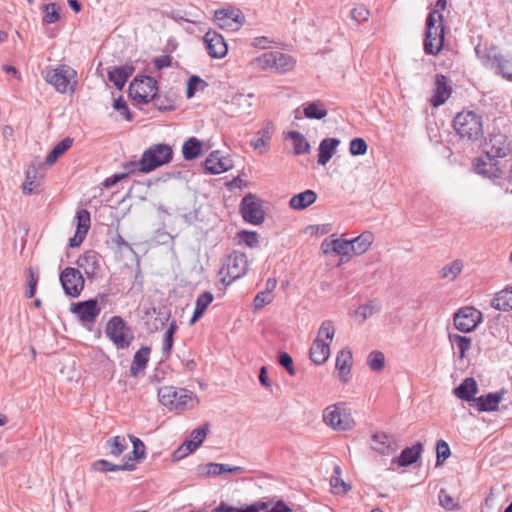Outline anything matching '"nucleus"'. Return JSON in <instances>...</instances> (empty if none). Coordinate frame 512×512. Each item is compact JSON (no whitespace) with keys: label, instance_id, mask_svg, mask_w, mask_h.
Returning <instances> with one entry per match:
<instances>
[{"label":"nucleus","instance_id":"1","mask_svg":"<svg viewBox=\"0 0 512 512\" xmlns=\"http://www.w3.org/2000/svg\"><path fill=\"white\" fill-rule=\"evenodd\" d=\"M43 77L61 94H73L78 83L76 70L66 64L47 68L43 72Z\"/></svg>","mask_w":512,"mask_h":512},{"label":"nucleus","instance_id":"2","mask_svg":"<svg viewBox=\"0 0 512 512\" xmlns=\"http://www.w3.org/2000/svg\"><path fill=\"white\" fill-rule=\"evenodd\" d=\"M427 31L424 39L426 54L437 55L444 43L443 16L438 10L429 13L426 20Z\"/></svg>","mask_w":512,"mask_h":512},{"label":"nucleus","instance_id":"3","mask_svg":"<svg viewBox=\"0 0 512 512\" xmlns=\"http://www.w3.org/2000/svg\"><path fill=\"white\" fill-rule=\"evenodd\" d=\"M194 395L184 388L164 386L158 391L159 402L170 411L182 412L193 407Z\"/></svg>","mask_w":512,"mask_h":512},{"label":"nucleus","instance_id":"4","mask_svg":"<svg viewBox=\"0 0 512 512\" xmlns=\"http://www.w3.org/2000/svg\"><path fill=\"white\" fill-rule=\"evenodd\" d=\"M454 128L461 138L477 140L483 135L482 120L472 111L458 113L453 121Z\"/></svg>","mask_w":512,"mask_h":512},{"label":"nucleus","instance_id":"5","mask_svg":"<svg viewBox=\"0 0 512 512\" xmlns=\"http://www.w3.org/2000/svg\"><path fill=\"white\" fill-rule=\"evenodd\" d=\"M323 421L335 431H350L355 426L351 411L344 403L333 404L325 408Z\"/></svg>","mask_w":512,"mask_h":512},{"label":"nucleus","instance_id":"6","mask_svg":"<svg viewBox=\"0 0 512 512\" xmlns=\"http://www.w3.org/2000/svg\"><path fill=\"white\" fill-rule=\"evenodd\" d=\"M173 151L167 144H154L144 151L142 155L143 169L153 171L172 160Z\"/></svg>","mask_w":512,"mask_h":512},{"label":"nucleus","instance_id":"7","mask_svg":"<svg viewBox=\"0 0 512 512\" xmlns=\"http://www.w3.org/2000/svg\"><path fill=\"white\" fill-rule=\"evenodd\" d=\"M105 333L118 349L128 348L133 339L130 328L120 316H114L109 320Z\"/></svg>","mask_w":512,"mask_h":512},{"label":"nucleus","instance_id":"8","mask_svg":"<svg viewBox=\"0 0 512 512\" xmlns=\"http://www.w3.org/2000/svg\"><path fill=\"white\" fill-rule=\"evenodd\" d=\"M131 97L138 103H148L157 96V81L150 76L135 78L129 86Z\"/></svg>","mask_w":512,"mask_h":512},{"label":"nucleus","instance_id":"9","mask_svg":"<svg viewBox=\"0 0 512 512\" xmlns=\"http://www.w3.org/2000/svg\"><path fill=\"white\" fill-rule=\"evenodd\" d=\"M248 259L247 256L239 251L232 252L226 259L223 268L221 269V273L226 270L227 276L229 280L226 281V277L222 278V282L225 284H230L236 279H239L246 275L248 271Z\"/></svg>","mask_w":512,"mask_h":512},{"label":"nucleus","instance_id":"10","mask_svg":"<svg viewBox=\"0 0 512 512\" xmlns=\"http://www.w3.org/2000/svg\"><path fill=\"white\" fill-rule=\"evenodd\" d=\"M240 211L243 219L253 225L262 224L265 219L262 201L253 194H247L242 199Z\"/></svg>","mask_w":512,"mask_h":512},{"label":"nucleus","instance_id":"11","mask_svg":"<svg viewBox=\"0 0 512 512\" xmlns=\"http://www.w3.org/2000/svg\"><path fill=\"white\" fill-rule=\"evenodd\" d=\"M60 282L65 293L77 297L84 288V279L78 269L67 267L60 274Z\"/></svg>","mask_w":512,"mask_h":512},{"label":"nucleus","instance_id":"12","mask_svg":"<svg viewBox=\"0 0 512 512\" xmlns=\"http://www.w3.org/2000/svg\"><path fill=\"white\" fill-rule=\"evenodd\" d=\"M214 19L222 29L231 31L239 30L245 21L243 14L233 8L218 9L214 13Z\"/></svg>","mask_w":512,"mask_h":512},{"label":"nucleus","instance_id":"13","mask_svg":"<svg viewBox=\"0 0 512 512\" xmlns=\"http://www.w3.org/2000/svg\"><path fill=\"white\" fill-rule=\"evenodd\" d=\"M481 320V312L473 307L461 308L454 316L457 330L468 333L474 330Z\"/></svg>","mask_w":512,"mask_h":512},{"label":"nucleus","instance_id":"14","mask_svg":"<svg viewBox=\"0 0 512 512\" xmlns=\"http://www.w3.org/2000/svg\"><path fill=\"white\" fill-rule=\"evenodd\" d=\"M207 53L215 59H222L227 55L228 45L224 37L215 30H208L203 37Z\"/></svg>","mask_w":512,"mask_h":512},{"label":"nucleus","instance_id":"15","mask_svg":"<svg viewBox=\"0 0 512 512\" xmlns=\"http://www.w3.org/2000/svg\"><path fill=\"white\" fill-rule=\"evenodd\" d=\"M70 311L83 323L95 322L97 316L100 314V308L95 299L72 304Z\"/></svg>","mask_w":512,"mask_h":512},{"label":"nucleus","instance_id":"16","mask_svg":"<svg viewBox=\"0 0 512 512\" xmlns=\"http://www.w3.org/2000/svg\"><path fill=\"white\" fill-rule=\"evenodd\" d=\"M480 58L484 66L489 68L497 67L499 74H501L503 78L512 82V61L496 54H487L480 56Z\"/></svg>","mask_w":512,"mask_h":512},{"label":"nucleus","instance_id":"17","mask_svg":"<svg viewBox=\"0 0 512 512\" xmlns=\"http://www.w3.org/2000/svg\"><path fill=\"white\" fill-rule=\"evenodd\" d=\"M510 144L502 134L492 136L487 143L486 155L490 161L495 158L505 157L510 152Z\"/></svg>","mask_w":512,"mask_h":512},{"label":"nucleus","instance_id":"18","mask_svg":"<svg viewBox=\"0 0 512 512\" xmlns=\"http://www.w3.org/2000/svg\"><path fill=\"white\" fill-rule=\"evenodd\" d=\"M233 167L232 160L222 156L220 151H213L205 160V168L211 174H220Z\"/></svg>","mask_w":512,"mask_h":512},{"label":"nucleus","instance_id":"19","mask_svg":"<svg viewBox=\"0 0 512 512\" xmlns=\"http://www.w3.org/2000/svg\"><path fill=\"white\" fill-rule=\"evenodd\" d=\"M434 94L431 98V105L439 107L443 105L451 95V87L448 85L447 78L442 74L435 77Z\"/></svg>","mask_w":512,"mask_h":512},{"label":"nucleus","instance_id":"20","mask_svg":"<svg viewBox=\"0 0 512 512\" xmlns=\"http://www.w3.org/2000/svg\"><path fill=\"white\" fill-rule=\"evenodd\" d=\"M371 448L383 455H390L397 449L396 443L392 436L385 433H376L371 439Z\"/></svg>","mask_w":512,"mask_h":512},{"label":"nucleus","instance_id":"21","mask_svg":"<svg viewBox=\"0 0 512 512\" xmlns=\"http://www.w3.org/2000/svg\"><path fill=\"white\" fill-rule=\"evenodd\" d=\"M352 353L349 349H342L336 357V370L340 381L347 383L351 378Z\"/></svg>","mask_w":512,"mask_h":512},{"label":"nucleus","instance_id":"22","mask_svg":"<svg viewBox=\"0 0 512 512\" xmlns=\"http://www.w3.org/2000/svg\"><path fill=\"white\" fill-rule=\"evenodd\" d=\"M504 392L488 393L475 399L476 406L481 412H491L498 409V405L503 400Z\"/></svg>","mask_w":512,"mask_h":512},{"label":"nucleus","instance_id":"23","mask_svg":"<svg viewBox=\"0 0 512 512\" xmlns=\"http://www.w3.org/2000/svg\"><path fill=\"white\" fill-rule=\"evenodd\" d=\"M330 355V343L315 339L310 348V359L316 364H324Z\"/></svg>","mask_w":512,"mask_h":512},{"label":"nucleus","instance_id":"24","mask_svg":"<svg viewBox=\"0 0 512 512\" xmlns=\"http://www.w3.org/2000/svg\"><path fill=\"white\" fill-rule=\"evenodd\" d=\"M77 265L88 277L93 276L99 268V255L95 251H87L79 256Z\"/></svg>","mask_w":512,"mask_h":512},{"label":"nucleus","instance_id":"25","mask_svg":"<svg viewBox=\"0 0 512 512\" xmlns=\"http://www.w3.org/2000/svg\"><path fill=\"white\" fill-rule=\"evenodd\" d=\"M150 352L149 347L143 346L135 353L130 366V375L132 377H138L145 370L150 358Z\"/></svg>","mask_w":512,"mask_h":512},{"label":"nucleus","instance_id":"26","mask_svg":"<svg viewBox=\"0 0 512 512\" xmlns=\"http://www.w3.org/2000/svg\"><path fill=\"white\" fill-rule=\"evenodd\" d=\"M478 392V386L474 378H466L458 387L454 389V394L461 400L474 401Z\"/></svg>","mask_w":512,"mask_h":512},{"label":"nucleus","instance_id":"27","mask_svg":"<svg viewBox=\"0 0 512 512\" xmlns=\"http://www.w3.org/2000/svg\"><path fill=\"white\" fill-rule=\"evenodd\" d=\"M133 72L134 67L132 65L116 67L108 72V79L117 89L121 90Z\"/></svg>","mask_w":512,"mask_h":512},{"label":"nucleus","instance_id":"28","mask_svg":"<svg viewBox=\"0 0 512 512\" xmlns=\"http://www.w3.org/2000/svg\"><path fill=\"white\" fill-rule=\"evenodd\" d=\"M273 72L277 74H285L291 71L295 66V60L292 56L273 51Z\"/></svg>","mask_w":512,"mask_h":512},{"label":"nucleus","instance_id":"29","mask_svg":"<svg viewBox=\"0 0 512 512\" xmlns=\"http://www.w3.org/2000/svg\"><path fill=\"white\" fill-rule=\"evenodd\" d=\"M340 144V140L337 138H325L320 142L318 164L326 165L332 158L333 153L337 146Z\"/></svg>","mask_w":512,"mask_h":512},{"label":"nucleus","instance_id":"30","mask_svg":"<svg viewBox=\"0 0 512 512\" xmlns=\"http://www.w3.org/2000/svg\"><path fill=\"white\" fill-rule=\"evenodd\" d=\"M422 450L423 446L421 443L418 442L412 447L405 448L401 452L400 456L396 460H394V462H396L399 466L402 467L409 466L419 459Z\"/></svg>","mask_w":512,"mask_h":512},{"label":"nucleus","instance_id":"31","mask_svg":"<svg viewBox=\"0 0 512 512\" xmlns=\"http://www.w3.org/2000/svg\"><path fill=\"white\" fill-rule=\"evenodd\" d=\"M317 199V194L313 190H306L299 194L294 195L289 205L294 210H303L312 205Z\"/></svg>","mask_w":512,"mask_h":512},{"label":"nucleus","instance_id":"32","mask_svg":"<svg viewBox=\"0 0 512 512\" xmlns=\"http://www.w3.org/2000/svg\"><path fill=\"white\" fill-rule=\"evenodd\" d=\"M374 241L373 233L365 231L354 239H351V246H353L352 253L354 255H362L369 250Z\"/></svg>","mask_w":512,"mask_h":512},{"label":"nucleus","instance_id":"33","mask_svg":"<svg viewBox=\"0 0 512 512\" xmlns=\"http://www.w3.org/2000/svg\"><path fill=\"white\" fill-rule=\"evenodd\" d=\"M203 151V142L195 137L186 140L182 146V154L185 160H194L198 158Z\"/></svg>","mask_w":512,"mask_h":512},{"label":"nucleus","instance_id":"34","mask_svg":"<svg viewBox=\"0 0 512 512\" xmlns=\"http://www.w3.org/2000/svg\"><path fill=\"white\" fill-rule=\"evenodd\" d=\"M491 306L500 311L512 310V288L498 292L492 299Z\"/></svg>","mask_w":512,"mask_h":512},{"label":"nucleus","instance_id":"35","mask_svg":"<svg viewBox=\"0 0 512 512\" xmlns=\"http://www.w3.org/2000/svg\"><path fill=\"white\" fill-rule=\"evenodd\" d=\"M273 133V126L267 123L265 127L257 132L254 139L251 140L250 144L255 150L262 152L263 148H266L271 140Z\"/></svg>","mask_w":512,"mask_h":512},{"label":"nucleus","instance_id":"36","mask_svg":"<svg viewBox=\"0 0 512 512\" xmlns=\"http://www.w3.org/2000/svg\"><path fill=\"white\" fill-rule=\"evenodd\" d=\"M213 299L214 297L211 292H204L198 296L195 303L194 313L191 318V323L196 322L203 316L205 310L212 303Z\"/></svg>","mask_w":512,"mask_h":512},{"label":"nucleus","instance_id":"37","mask_svg":"<svg viewBox=\"0 0 512 512\" xmlns=\"http://www.w3.org/2000/svg\"><path fill=\"white\" fill-rule=\"evenodd\" d=\"M304 115L308 119H317L321 120L327 116V109L325 108V105L321 101H314L311 103H308L304 107Z\"/></svg>","mask_w":512,"mask_h":512},{"label":"nucleus","instance_id":"38","mask_svg":"<svg viewBox=\"0 0 512 512\" xmlns=\"http://www.w3.org/2000/svg\"><path fill=\"white\" fill-rule=\"evenodd\" d=\"M178 330V325L175 321L169 323L168 328L162 337V354L168 357L172 351L174 344V335Z\"/></svg>","mask_w":512,"mask_h":512},{"label":"nucleus","instance_id":"39","mask_svg":"<svg viewBox=\"0 0 512 512\" xmlns=\"http://www.w3.org/2000/svg\"><path fill=\"white\" fill-rule=\"evenodd\" d=\"M380 309V303L376 300H372L365 305L359 306L355 311V317L359 319L360 323H363L366 319L379 312Z\"/></svg>","mask_w":512,"mask_h":512},{"label":"nucleus","instance_id":"40","mask_svg":"<svg viewBox=\"0 0 512 512\" xmlns=\"http://www.w3.org/2000/svg\"><path fill=\"white\" fill-rule=\"evenodd\" d=\"M197 473L201 477H216L225 474V464L207 463L197 467Z\"/></svg>","mask_w":512,"mask_h":512},{"label":"nucleus","instance_id":"41","mask_svg":"<svg viewBox=\"0 0 512 512\" xmlns=\"http://www.w3.org/2000/svg\"><path fill=\"white\" fill-rule=\"evenodd\" d=\"M72 146V140L65 138L60 141L47 155L45 164L52 166L57 159Z\"/></svg>","mask_w":512,"mask_h":512},{"label":"nucleus","instance_id":"42","mask_svg":"<svg viewBox=\"0 0 512 512\" xmlns=\"http://www.w3.org/2000/svg\"><path fill=\"white\" fill-rule=\"evenodd\" d=\"M449 341L451 345L458 350L459 358L463 359L465 357L466 352L471 347V339L466 336L450 333Z\"/></svg>","mask_w":512,"mask_h":512},{"label":"nucleus","instance_id":"43","mask_svg":"<svg viewBox=\"0 0 512 512\" xmlns=\"http://www.w3.org/2000/svg\"><path fill=\"white\" fill-rule=\"evenodd\" d=\"M288 137L293 141L295 154L301 155L310 151V144L300 132L290 131Z\"/></svg>","mask_w":512,"mask_h":512},{"label":"nucleus","instance_id":"44","mask_svg":"<svg viewBox=\"0 0 512 512\" xmlns=\"http://www.w3.org/2000/svg\"><path fill=\"white\" fill-rule=\"evenodd\" d=\"M330 485L335 494H345L350 490V486L341 479L339 466H336L334 469V474L330 478Z\"/></svg>","mask_w":512,"mask_h":512},{"label":"nucleus","instance_id":"45","mask_svg":"<svg viewBox=\"0 0 512 512\" xmlns=\"http://www.w3.org/2000/svg\"><path fill=\"white\" fill-rule=\"evenodd\" d=\"M463 262L461 260H454L445 265L441 269V276L450 281L455 280L463 270Z\"/></svg>","mask_w":512,"mask_h":512},{"label":"nucleus","instance_id":"46","mask_svg":"<svg viewBox=\"0 0 512 512\" xmlns=\"http://www.w3.org/2000/svg\"><path fill=\"white\" fill-rule=\"evenodd\" d=\"M273 51L265 52L259 57L252 59L251 65L262 71H272L273 72Z\"/></svg>","mask_w":512,"mask_h":512},{"label":"nucleus","instance_id":"47","mask_svg":"<svg viewBox=\"0 0 512 512\" xmlns=\"http://www.w3.org/2000/svg\"><path fill=\"white\" fill-rule=\"evenodd\" d=\"M39 181L37 180V170L35 167H30L26 172V179L22 185V190L25 194H32L39 187Z\"/></svg>","mask_w":512,"mask_h":512},{"label":"nucleus","instance_id":"48","mask_svg":"<svg viewBox=\"0 0 512 512\" xmlns=\"http://www.w3.org/2000/svg\"><path fill=\"white\" fill-rule=\"evenodd\" d=\"M94 469L97 470V471H100V472H114V471H119V470H133L134 469V465L133 464H128V463H125L123 465H115V464H112L110 463L109 461L107 460H98L97 462L94 463Z\"/></svg>","mask_w":512,"mask_h":512},{"label":"nucleus","instance_id":"49","mask_svg":"<svg viewBox=\"0 0 512 512\" xmlns=\"http://www.w3.org/2000/svg\"><path fill=\"white\" fill-rule=\"evenodd\" d=\"M107 447L112 456H120L127 448L125 437L115 436L107 441Z\"/></svg>","mask_w":512,"mask_h":512},{"label":"nucleus","instance_id":"50","mask_svg":"<svg viewBox=\"0 0 512 512\" xmlns=\"http://www.w3.org/2000/svg\"><path fill=\"white\" fill-rule=\"evenodd\" d=\"M334 336H335V327L333 325V322L331 320L323 321L319 327L316 339H320L321 341H326L331 344Z\"/></svg>","mask_w":512,"mask_h":512},{"label":"nucleus","instance_id":"51","mask_svg":"<svg viewBox=\"0 0 512 512\" xmlns=\"http://www.w3.org/2000/svg\"><path fill=\"white\" fill-rule=\"evenodd\" d=\"M367 365L372 371H382L385 367L384 354L380 351H372L367 357Z\"/></svg>","mask_w":512,"mask_h":512},{"label":"nucleus","instance_id":"52","mask_svg":"<svg viewBox=\"0 0 512 512\" xmlns=\"http://www.w3.org/2000/svg\"><path fill=\"white\" fill-rule=\"evenodd\" d=\"M206 87L207 83L199 76H191L187 82V98H192L197 91L204 90Z\"/></svg>","mask_w":512,"mask_h":512},{"label":"nucleus","instance_id":"53","mask_svg":"<svg viewBox=\"0 0 512 512\" xmlns=\"http://www.w3.org/2000/svg\"><path fill=\"white\" fill-rule=\"evenodd\" d=\"M333 253L340 256H350L353 250V246H351V240H344L340 238L334 239L333 244Z\"/></svg>","mask_w":512,"mask_h":512},{"label":"nucleus","instance_id":"54","mask_svg":"<svg viewBox=\"0 0 512 512\" xmlns=\"http://www.w3.org/2000/svg\"><path fill=\"white\" fill-rule=\"evenodd\" d=\"M45 15L43 21L47 24L55 23L60 18V7L56 3H49L44 5Z\"/></svg>","mask_w":512,"mask_h":512},{"label":"nucleus","instance_id":"55","mask_svg":"<svg viewBox=\"0 0 512 512\" xmlns=\"http://www.w3.org/2000/svg\"><path fill=\"white\" fill-rule=\"evenodd\" d=\"M240 244H244L249 248H254L258 245V234L255 231L243 230L237 234Z\"/></svg>","mask_w":512,"mask_h":512},{"label":"nucleus","instance_id":"56","mask_svg":"<svg viewBox=\"0 0 512 512\" xmlns=\"http://www.w3.org/2000/svg\"><path fill=\"white\" fill-rule=\"evenodd\" d=\"M252 95L238 94L232 98V105H237L240 109V113L249 114V108L251 107Z\"/></svg>","mask_w":512,"mask_h":512},{"label":"nucleus","instance_id":"57","mask_svg":"<svg viewBox=\"0 0 512 512\" xmlns=\"http://www.w3.org/2000/svg\"><path fill=\"white\" fill-rule=\"evenodd\" d=\"M77 231L87 234L90 228V213L85 210H79L76 214Z\"/></svg>","mask_w":512,"mask_h":512},{"label":"nucleus","instance_id":"58","mask_svg":"<svg viewBox=\"0 0 512 512\" xmlns=\"http://www.w3.org/2000/svg\"><path fill=\"white\" fill-rule=\"evenodd\" d=\"M436 453H437V459H436V466H439L442 464L443 461H445L447 458H449L451 451L448 443L442 439L437 441L436 444Z\"/></svg>","mask_w":512,"mask_h":512},{"label":"nucleus","instance_id":"59","mask_svg":"<svg viewBox=\"0 0 512 512\" xmlns=\"http://www.w3.org/2000/svg\"><path fill=\"white\" fill-rule=\"evenodd\" d=\"M367 144L362 138H354L349 145V151L353 156L364 155L367 152Z\"/></svg>","mask_w":512,"mask_h":512},{"label":"nucleus","instance_id":"60","mask_svg":"<svg viewBox=\"0 0 512 512\" xmlns=\"http://www.w3.org/2000/svg\"><path fill=\"white\" fill-rule=\"evenodd\" d=\"M130 440L133 444V459L138 461L140 459H143L145 456V445L144 443L137 437L130 436ZM129 459H132L131 456H129Z\"/></svg>","mask_w":512,"mask_h":512},{"label":"nucleus","instance_id":"61","mask_svg":"<svg viewBox=\"0 0 512 512\" xmlns=\"http://www.w3.org/2000/svg\"><path fill=\"white\" fill-rule=\"evenodd\" d=\"M274 299L273 294H269V292L261 291L259 292L253 301V305L255 309H261L266 305L270 304Z\"/></svg>","mask_w":512,"mask_h":512},{"label":"nucleus","instance_id":"62","mask_svg":"<svg viewBox=\"0 0 512 512\" xmlns=\"http://www.w3.org/2000/svg\"><path fill=\"white\" fill-rule=\"evenodd\" d=\"M208 433V425L205 424L201 427L194 429L190 434V440L193 441L198 447L203 443Z\"/></svg>","mask_w":512,"mask_h":512},{"label":"nucleus","instance_id":"63","mask_svg":"<svg viewBox=\"0 0 512 512\" xmlns=\"http://www.w3.org/2000/svg\"><path fill=\"white\" fill-rule=\"evenodd\" d=\"M438 498L440 505L446 510H454L458 506L454 499L444 489L440 490Z\"/></svg>","mask_w":512,"mask_h":512},{"label":"nucleus","instance_id":"64","mask_svg":"<svg viewBox=\"0 0 512 512\" xmlns=\"http://www.w3.org/2000/svg\"><path fill=\"white\" fill-rule=\"evenodd\" d=\"M351 16L356 22L361 23L368 20L369 11L364 6L360 5L351 11Z\"/></svg>","mask_w":512,"mask_h":512}]
</instances>
